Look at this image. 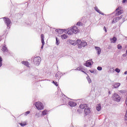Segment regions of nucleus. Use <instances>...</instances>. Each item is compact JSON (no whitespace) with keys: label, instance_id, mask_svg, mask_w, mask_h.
<instances>
[{"label":"nucleus","instance_id":"nucleus-1","mask_svg":"<svg viewBox=\"0 0 127 127\" xmlns=\"http://www.w3.org/2000/svg\"><path fill=\"white\" fill-rule=\"evenodd\" d=\"M79 30L77 26H73L71 28H69L67 29V33L68 35H71L74 33V34H77L79 32Z\"/></svg>","mask_w":127,"mask_h":127},{"label":"nucleus","instance_id":"nucleus-2","mask_svg":"<svg viewBox=\"0 0 127 127\" xmlns=\"http://www.w3.org/2000/svg\"><path fill=\"white\" fill-rule=\"evenodd\" d=\"M112 98L113 101L117 102V103H120V102H121V100H122V96L121 95L116 92L113 94Z\"/></svg>","mask_w":127,"mask_h":127},{"label":"nucleus","instance_id":"nucleus-3","mask_svg":"<svg viewBox=\"0 0 127 127\" xmlns=\"http://www.w3.org/2000/svg\"><path fill=\"white\" fill-rule=\"evenodd\" d=\"M76 43L77 44L79 49H81L82 47H86L88 45V44L86 42H82L80 40H77Z\"/></svg>","mask_w":127,"mask_h":127},{"label":"nucleus","instance_id":"nucleus-4","mask_svg":"<svg viewBox=\"0 0 127 127\" xmlns=\"http://www.w3.org/2000/svg\"><path fill=\"white\" fill-rule=\"evenodd\" d=\"M5 24L7 26V28L9 29L10 28V24H11V20L6 17H3Z\"/></svg>","mask_w":127,"mask_h":127},{"label":"nucleus","instance_id":"nucleus-5","mask_svg":"<svg viewBox=\"0 0 127 127\" xmlns=\"http://www.w3.org/2000/svg\"><path fill=\"white\" fill-rule=\"evenodd\" d=\"M35 106L36 108L37 109V110H43L44 109V105H43V104L42 103L38 101L35 103Z\"/></svg>","mask_w":127,"mask_h":127},{"label":"nucleus","instance_id":"nucleus-6","mask_svg":"<svg viewBox=\"0 0 127 127\" xmlns=\"http://www.w3.org/2000/svg\"><path fill=\"white\" fill-rule=\"evenodd\" d=\"M35 65L37 66H39V64H40V62H41V58L40 57H36L33 59V60Z\"/></svg>","mask_w":127,"mask_h":127},{"label":"nucleus","instance_id":"nucleus-7","mask_svg":"<svg viewBox=\"0 0 127 127\" xmlns=\"http://www.w3.org/2000/svg\"><path fill=\"white\" fill-rule=\"evenodd\" d=\"M94 64V62L92 60H90L89 61H87L85 64H84V66L86 67H90V66H92Z\"/></svg>","mask_w":127,"mask_h":127},{"label":"nucleus","instance_id":"nucleus-8","mask_svg":"<svg viewBox=\"0 0 127 127\" xmlns=\"http://www.w3.org/2000/svg\"><path fill=\"white\" fill-rule=\"evenodd\" d=\"M84 114L85 116H88L90 113H91V108H89L88 106L84 110Z\"/></svg>","mask_w":127,"mask_h":127},{"label":"nucleus","instance_id":"nucleus-9","mask_svg":"<svg viewBox=\"0 0 127 127\" xmlns=\"http://www.w3.org/2000/svg\"><path fill=\"white\" fill-rule=\"evenodd\" d=\"M41 39L42 41V46L41 47V49H43V47H44V44H45V42H44V35L42 34L41 35Z\"/></svg>","mask_w":127,"mask_h":127},{"label":"nucleus","instance_id":"nucleus-10","mask_svg":"<svg viewBox=\"0 0 127 127\" xmlns=\"http://www.w3.org/2000/svg\"><path fill=\"white\" fill-rule=\"evenodd\" d=\"M94 47L95 49L96 50V53L98 54V55H100L102 52V49L99 47L95 46Z\"/></svg>","mask_w":127,"mask_h":127},{"label":"nucleus","instance_id":"nucleus-11","mask_svg":"<svg viewBox=\"0 0 127 127\" xmlns=\"http://www.w3.org/2000/svg\"><path fill=\"white\" fill-rule=\"evenodd\" d=\"M121 86V83L119 82H115L114 84L112 85V88L113 89H117V88H119Z\"/></svg>","mask_w":127,"mask_h":127},{"label":"nucleus","instance_id":"nucleus-12","mask_svg":"<svg viewBox=\"0 0 127 127\" xmlns=\"http://www.w3.org/2000/svg\"><path fill=\"white\" fill-rule=\"evenodd\" d=\"M118 10H119L118 11ZM116 11H118L116 12V15H121L122 13H123V11L121 10V7H119L116 9Z\"/></svg>","mask_w":127,"mask_h":127},{"label":"nucleus","instance_id":"nucleus-13","mask_svg":"<svg viewBox=\"0 0 127 127\" xmlns=\"http://www.w3.org/2000/svg\"><path fill=\"white\" fill-rule=\"evenodd\" d=\"M68 105L70 106V107H76L77 106V103L76 102H74L73 101H69L68 102Z\"/></svg>","mask_w":127,"mask_h":127},{"label":"nucleus","instance_id":"nucleus-14","mask_svg":"<svg viewBox=\"0 0 127 127\" xmlns=\"http://www.w3.org/2000/svg\"><path fill=\"white\" fill-rule=\"evenodd\" d=\"M94 9L95 10H96L97 11V12H98V13H99L100 14H102V15H105V14L102 13V11H101L100 10V9H99V8H98L97 6H95L94 7Z\"/></svg>","mask_w":127,"mask_h":127},{"label":"nucleus","instance_id":"nucleus-15","mask_svg":"<svg viewBox=\"0 0 127 127\" xmlns=\"http://www.w3.org/2000/svg\"><path fill=\"white\" fill-rule=\"evenodd\" d=\"M2 51L3 52H7L8 50L7 49V47H6V45H4L2 48Z\"/></svg>","mask_w":127,"mask_h":127},{"label":"nucleus","instance_id":"nucleus-16","mask_svg":"<svg viewBox=\"0 0 127 127\" xmlns=\"http://www.w3.org/2000/svg\"><path fill=\"white\" fill-rule=\"evenodd\" d=\"M111 43H116L117 41V38L116 37H114L113 38H111L110 39Z\"/></svg>","mask_w":127,"mask_h":127},{"label":"nucleus","instance_id":"nucleus-17","mask_svg":"<svg viewBox=\"0 0 127 127\" xmlns=\"http://www.w3.org/2000/svg\"><path fill=\"white\" fill-rule=\"evenodd\" d=\"M88 106H87V104H81L79 106L80 109H81L82 110L83 109H85L86 108H87Z\"/></svg>","mask_w":127,"mask_h":127},{"label":"nucleus","instance_id":"nucleus-18","mask_svg":"<svg viewBox=\"0 0 127 127\" xmlns=\"http://www.w3.org/2000/svg\"><path fill=\"white\" fill-rule=\"evenodd\" d=\"M82 69H83V66H79L78 67L75 68V69H72L71 70L72 71V70H74V71H81Z\"/></svg>","mask_w":127,"mask_h":127},{"label":"nucleus","instance_id":"nucleus-19","mask_svg":"<svg viewBox=\"0 0 127 127\" xmlns=\"http://www.w3.org/2000/svg\"><path fill=\"white\" fill-rule=\"evenodd\" d=\"M96 110L98 112H100L102 110V108L101 107V104H98L96 106Z\"/></svg>","mask_w":127,"mask_h":127},{"label":"nucleus","instance_id":"nucleus-20","mask_svg":"<svg viewBox=\"0 0 127 127\" xmlns=\"http://www.w3.org/2000/svg\"><path fill=\"white\" fill-rule=\"evenodd\" d=\"M64 30L63 29H56V32H58L59 34H61V33H63Z\"/></svg>","mask_w":127,"mask_h":127},{"label":"nucleus","instance_id":"nucleus-21","mask_svg":"<svg viewBox=\"0 0 127 127\" xmlns=\"http://www.w3.org/2000/svg\"><path fill=\"white\" fill-rule=\"evenodd\" d=\"M22 64H23V65H25V66H27V67L29 65V63H28V62H27V61L22 62Z\"/></svg>","mask_w":127,"mask_h":127},{"label":"nucleus","instance_id":"nucleus-22","mask_svg":"<svg viewBox=\"0 0 127 127\" xmlns=\"http://www.w3.org/2000/svg\"><path fill=\"white\" fill-rule=\"evenodd\" d=\"M86 79L89 84H90V83H92V80H91V78H90V76L88 75V74H87V76L86 77Z\"/></svg>","mask_w":127,"mask_h":127},{"label":"nucleus","instance_id":"nucleus-23","mask_svg":"<svg viewBox=\"0 0 127 127\" xmlns=\"http://www.w3.org/2000/svg\"><path fill=\"white\" fill-rule=\"evenodd\" d=\"M119 17H117L116 18H114L113 19V22H117V21H119Z\"/></svg>","mask_w":127,"mask_h":127},{"label":"nucleus","instance_id":"nucleus-24","mask_svg":"<svg viewBox=\"0 0 127 127\" xmlns=\"http://www.w3.org/2000/svg\"><path fill=\"white\" fill-rule=\"evenodd\" d=\"M76 25H77V26H83V23L82 22H78Z\"/></svg>","mask_w":127,"mask_h":127},{"label":"nucleus","instance_id":"nucleus-25","mask_svg":"<svg viewBox=\"0 0 127 127\" xmlns=\"http://www.w3.org/2000/svg\"><path fill=\"white\" fill-rule=\"evenodd\" d=\"M61 38L62 39H66L67 38V35L65 34H63L61 36Z\"/></svg>","mask_w":127,"mask_h":127},{"label":"nucleus","instance_id":"nucleus-26","mask_svg":"<svg viewBox=\"0 0 127 127\" xmlns=\"http://www.w3.org/2000/svg\"><path fill=\"white\" fill-rule=\"evenodd\" d=\"M2 66V58L0 56V68Z\"/></svg>","mask_w":127,"mask_h":127},{"label":"nucleus","instance_id":"nucleus-27","mask_svg":"<svg viewBox=\"0 0 127 127\" xmlns=\"http://www.w3.org/2000/svg\"><path fill=\"white\" fill-rule=\"evenodd\" d=\"M56 44L57 45H59V44H60V42H59V39H58V38L56 37Z\"/></svg>","mask_w":127,"mask_h":127},{"label":"nucleus","instance_id":"nucleus-28","mask_svg":"<svg viewBox=\"0 0 127 127\" xmlns=\"http://www.w3.org/2000/svg\"><path fill=\"white\" fill-rule=\"evenodd\" d=\"M46 115H47V110H44L42 112V115L43 116H45Z\"/></svg>","mask_w":127,"mask_h":127},{"label":"nucleus","instance_id":"nucleus-29","mask_svg":"<svg viewBox=\"0 0 127 127\" xmlns=\"http://www.w3.org/2000/svg\"><path fill=\"white\" fill-rule=\"evenodd\" d=\"M117 48L119 50H121V49H122V48H123V47L120 44H118V46H117Z\"/></svg>","mask_w":127,"mask_h":127},{"label":"nucleus","instance_id":"nucleus-30","mask_svg":"<svg viewBox=\"0 0 127 127\" xmlns=\"http://www.w3.org/2000/svg\"><path fill=\"white\" fill-rule=\"evenodd\" d=\"M69 43H70L71 45H74V46L76 45V44L74 43V41L72 40L69 41Z\"/></svg>","mask_w":127,"mask_h":127},{"label":"nucleus","instance_id":"nucleus-31","mask_svg":"<svg viewBox=\"0 0 127 127\" xmlns=\"http://www.w3.org/2000/svg\"><path fill=\"white\" fill-rule=\"evenodd\" d=\"M97 70H98V71H102V70H103V67L101 66H98Z\"/></svg>","mask_w":127,"mask_h":127},{"label":"nucleus","instance_id":"nucleus-32","mask_svg":"<svg viewBox=\"0 0 127 127\" xmlns=\"http://www.w3.org/2000/svg\"><path fill=\"white\" fill-rule=\"evenodd\" d=\"M29 114H30V111H28L25 113L24 116L26 117V116H27V115H29Z\"/></svg>","mask_w":127,"mask_h":127},{"label":"nucleus","instance_id":"nucleus-33","mask_svg":"<svg viewBox=\"0 0 127 127\" xmlns=\"http://www.w3.org/2000/svg\"><path fill=\"white\" fill-rule=\"evenodd\" d=\"M61 75L59 72H58L56 74L55 77L56 78H59V75Z\"/></svg>","mask_w":127,"mask_h":127},{"label":"nucleus","instance_id":"nucleus-34","mask_svg":"<svg viewBox=\"0 0 127 127\" xmlns=\"http://www.w3.org/2000/svg\"><path fill=\"white\" fill-rule=\"evenodd\" d=\"M115 71L116 72H117V73H120L121 72V69L117 68L115 69Z\"/></svg>","mask_w":127,"mask_h":127},{"label":"nucleus","instance_id":"nucleus-35","mask_svg":"<svg viewBox=\"0 0 127 127\" xmlns=\"http://www.w3.org/2000/svg\"><path fill=\"white\" fill-rule=\"evenodd\" d=\"M20 126H21V127H25V125H26V124H24V123H19Z\"/></svg>","mask_w":127,"mask_h":127},{"label":"nucleus","instance_id":"nucleus-36","mask_svg":"<svg viewBox=\"0 0 127 127\" xmlns=\"http://www.w3.org/2000/svg\"><path fill=\"white\" fill-rule=\"evenodd\" d=\"M53 83L54 84V85H55V86H58V83L57 82L53 81Z\"/></svg>","mask_w":127,"mask_h":127},{"label":"nucleus","instance_id":"nucleus-37","mask_svg":"<svg viewBox=\"0 0 127 127\" xmlns=\"http://www.w3.org/2000/svg\"><path fill=\"white\" fill-rule=\"evenodd\" d=\"M125 121H127V110L126 111V113L125 116Z\"/></svg>","mask_w":127,"mask_h":127},{"label":"nucleus","instance_id":"nucleus-38","mask_svg":"<svg viewBox=\"0 0 127 127\" xmlns=\"http://www.w3.org/2000/svg\"><path fill=\"white\" fill-rule=\"evenodd\" d=\"M110 71L112 72V73H114L115 72V69H114V68H110Z\"/></svg>","mask_w":127,"mask_h":127},{"label":"nucleus","instance_id":"nucleus-39","mask_svg":"<svg viewBox=\"0 0 127 127\" xmlns=\"http://www.w3.org/2000/svg\"><path fill=\"white\" fill-rule=\"evenodd\" d=\"M127 2V0H123L122 2L123 3H125V2Z\"/></svg>","mask_w":127,"mask_h":127},{"label":"nucleus","instance_id":"nucleus-40","mask_svg":"<svg viewBox=\"0 0 127 127\" xmlns=\"http://www.w3.org/2000/svg\"><path fill=\"white\" fill-rule=\"evenodd\" d=\"M103 29L104 31H105V32H107V28H106V27L104 26L103 28Z\"/></svg>","mask_w":127,"mask_h":127},{"label":"nucleus","instance_id":"nucleus-41","mask_svg":"<svg viewBox=\"0 0 127 127\" xmlns=\"http://www.w3.org/2000/svg\"><path fill=\"white\" fill-rule=\"evenodd\" d=\"M127 53L123 55V57H127Z\"/></svg>","mask_w":127,"mask_h":127},{"label":"nucleus","instance_id":"nucleus-42","mask_svg":"<svg viewBox=\"0 0 127 127\" xmlns=\"http://www.w3.org/2000/svg\"><path fill=\"white\" fill-rule=\"evenodd\" d=\"M119 92L121 93V94H124V90H120Z\"/></svg>","mask_w":127,"mask_h":127},{"label":"nucleus","instance_id":"nucleus-43","mask_svg":"<svg viewBox=\"0 0 127 127\" xmlns=\"http://www.w3.org/2000/svg\"><path fill=\"white\" fill-rule=\"evenodd\" d=\"M81 71V72H83V73H84V74H87L86 73V72H85V71H83V70H82L81 69V70H80Z\"/></svg>","mask_w":127,"mask_h":127},{"label":"nucleus","instance_id":"nucleus-44","mask_svg":"<svg viewBox=\"0 0 127 127\" xmlns=\"http://www.w3.org/2000/svg\"><path fill=\"white\" fill-rule=\"evenodd\" d=\"M89 71L90 72V73H94L95 72L94 70H89Z\"/></svg>","mask_w":127,"mask_h":127},{"label":"nucleus","instance_id":"nucleus-45","mask_svg":"<svg viewBox=\"0 0 127 127\" xmlns=\"http://www.w3.org/2000/svg\"><path fill=\"white\" fill-rule=\"evenodd\" d=\"M122 16H121L120 17H118V18L120 19H122Z\"/></svg>","mask_w":127,"mask_h":127},{"label":"nucleus","instance_id":"nucleus-46","mask_svg":"<svg viewBox=\"0 0 127 127\" xmlns=\"http://www.w3.org/2000/svg\"><path fill=\"white\" fill-rule=\"evenodd\" d=\"M124 74H125V75H127V71H125V72H124Z\"/></svg>","mask_w":127,"mask_h":127},{"label":"nucleus","instance_id":"nucleus-47","mask_svg":"<svg viewBox=\"0 0 127 127\" xmlns=\"http://www.w3.org/2000/svg\"><path fill=\"white\" fill-rule=\"evenodd\" d=\"M108 94H109V95H111V91H109Z\"/></svg>","mask_w":127,"mask_h":127},{"label":"nucleus","instance_id":"nucleus-48","mask_svg":"<svg viewBox=\"0 0 127 127\" xmlns=\"http://www.w3.org/2000/svg\"><path fill=\"white\" fill-rule=\"evenodd\" d=\"M1 40V36H0V41Z\"/></svg>","mask_w":127,"mask_h":127},{"label":"nucleus","instance_id":"nucleus-49","mask_svg":"<svg viewBox=\"0 0 127 127\" xmlns=\"http://www.w3.org/2000/svg\"><path fill=\"white\" fill-rule=\"evenodd\" d=\"M77 112L79 113L80 112V110H77Z\"/></svg>","mask_w":127,"mask_h":127},{"label":"nucleus","instance_id":"nucleus-50","mask_svg":"<svg viewBox=\"0 0 127 127\" xmlns=\"http://www.w3.org/2000/svg\"><path fill=\"white\" fill-rule=\"evenodd\" d=\"M35 116H38V114H37V113L36 114H35Z\"/></svg>","mask_w":127,"mask_h":127},{"label":"nucleus","instance_id":"nucleus-51","mask_svg":"<svg viewBox=\"0 0 127 127\" xmlns=\"http://www.w3.org/2000/svg\"><path fill=\"white\" fill-rule=\"evenodd\" d=\"M126 40H127V37H126Z\"/></svg>","mask_w":127,"mask_h":127}]
</instances>
